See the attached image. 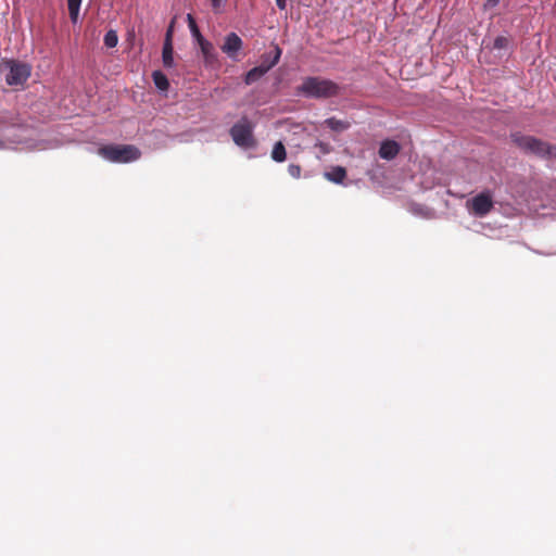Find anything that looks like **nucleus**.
Wrapping results in <instances>:
<instances>
[{"mask_svg": "<svg viewBox=\"0 0 556 556\" xmlns=\"http://www.w3.org/2000/svg\"><path fill=\"white\" fill-rule=\"evenodd\" d=\"M298 91L307 98L328 99L340 94V86L327 78L313 76L306 77Z\"/></svg>", "mask_w": 556, "mask_h": 556, "instance_id": "1", "label": "nucleus"}, {"mask_svg": "<svg viewBox=\"0 0 556 556\" xmlns=\"http://www.w3.org/2000/svg\"><path fill=\"white\" fill-rule=\"evenodd\" d=\"M511 140L525 153L533 154L543 160H556V146L547 141L520 132L513 134Z\"/></svg>", "mask_w": 556, "mask_h": 556, "instance_id": "2", "label": "nucleus"}, {"mask_svg": "<svg viewBox=\"0 0 556 556\" xmlns=\"http://www.w3.org/2000/svg\"><path fill=\"white\" fill-rule=\"evenodd\" d=\"M253 130V123L247 116H242L232 125L229 135L238 147L249 150L255 148L257 144Z\"/></svg>", "mask_w": 556, "mask_h": 556, "instance_id": "3", "label": "nucleus"}, {"mask_svg": "<svg viewBox=\"0 0 556 556\" xmlns=\"http://www.w3.org/2000/svg\"><path fill=\"white\" fill-rule=\"evenodd\" d=\"M98 153L113 163H128L140 156V151L129 144H108L99 148Z\"/></svg>", "mask_w": 556, "mask_h": 556, "instance_id": "4", "label": "nucleus"}, {"mask_svg": "<svg viewBox=\"0 0 556 556\" xmlns=\"http://www.w3.org/2000/svg\"><path fill=\"white\" fill-rule=\"evenodd\" d=\"M8 71L5 81L9 86H22L30 76V65L14 60L4 61L1 65Z\"/></svg>", "mask_w": 556, "mask_h": 556, "instance_id": "5", "label": "nucleus"}, {"mask_svg": "<svg viewBox=\"0 0 556 556\" xmlns=\"http://www.w3.org/2000/svg\"><path fill=\"white\" fill-rule=\"evenodd\" d=\"M493 207L494 201L490 190H484L466 202L467 211L477 217L486 216Z\"/></svg>", "mask_w": 556, "mask_h": 556, "instance_id": "6", "label": "nucleus"}, {"mask_svg": "<svg viewBox=\"0 0 556 556\" xmlns=\"http://www.w3.org/2000/svg\"><path fill=\"white\" fill-rule=\"evenodd\" d=\"M281 49L276 46L275 54L273 58L264 56V61L261 65L251 68L244 77V83L247 85H252L258 79H261L271 67H274L280 60Z\"/></svg>", "mask_w": 556, "mask_h": 556, "instance_id": "7", "label": "nucleus"}, {"mask_svg": "<svg viewBox=\"0 0 556 556\" xmlns=\"http://www.w3.org/2000/svg\"><path fill=\"white\" fill-rule=\"evenodd\" d=\"M242 48L243 41L236 33H229L226 35L224 42L220 46L223 53L232 61H239V54Z\"/></svg>", "mask_w": 556, "mask_h": 556, "instance_id": "8", "label": "nucleus"}, {"mask_svg": "<svg viewBox=\"0 0 556 556\" xmlns=\"http://www.w3.org/2000/svg\"><path fill=\"white\" fill-rule=\"evenodd\" d=\"M198 45L203 55L204 64L211 67L217 66L219 64V61L214 45L206 39L200 40Z\"/></svg>", "mask_w": 556, "mask_h": 556, "instance_id": "9", "label": "nucleus"}, {"mask_svg": "<svg viewBox=\"0 0 556 556\" xmlns=\"http://www.w3.org/2000/svg\"><path fill=\"white\" fill-rule=\"evenodd\" d=\"M401 146L394 140H384L379 148V156L383 160L391 161L400 153Z\"/></svg>", "mask_w": 556, "mask_h": 556, "instance_id": "10", "label": "nucleus"}, {"mask_svg": "<svg viewBox=\"0 0 556 556\" xmlns=\"http://www.w3.org/2000/svg\"><path fill=\"white\" fill-rule=\"evenodd\" d=\"M325 177L334 184H341L346 177V169L342 166H333L325 174Z\"/></svg>", "mask_w": 556, "mask_h": 556, "instance_id": "11", "label": "nucleus"}, {"mask_svg": "<svg viewBox=\"0 0 556 556\" xmlns=\"http://www.w3.org/2000/svg\"><path fill=\"white\" fill-rule=\"evenodd\" d=\"M174 50H173V43L168 40L164 41L163 45V51H162V61L163 65L165 67H173L174 66Z\"/></svg>", "mask_w": 556, "mask_h": 556, "instance_id": "12", "label": "nucleus"}, {"mask_svg": "<svg viewBox=\"0 0 556 556\" xmlns=\"http://www.w3.org/2000/svg\"><path fill=\"white\" fill-rule=\"evenodd\" d=\"M152 79L155 85V87L161 91H167L169 88V81L165 74H163L161 71H154L152 73Z\"/></svg>", "mask_w": 556, "mask_h": 556, "instance_id": "13", "label": "nucleus"}, {"mask_svg": "<svg viewBox=\"0 0 556 556\" xmlns=\"http://www.w3.org/2000/svg\"><path fill=\"white\" fill-rule=\"evenodd\" d=\"M324 123L328 128H330L333 131H343L350 127L349 122L338 119L336 117H329Z\"/></svg>", "mask_w": 556, "mask_h": 556, "instance_id": "14", "label": "nucleus"}, {"mask_svg": "<svg viewBox=\"0 0 556 556\" xmlns=\"http://www.w3.org/2000/svg\"><path fill=\"white\" fill-rule=\"evenodd\" d=\"M271 159L275 162L281 163L285 162L287 159V151L281 141H278L275 143L273 151H271Z\"/></svg>", "mask_w": 556, "mask_h": 556, "instance_id": "15", "label": "nucleus"}, {"mask_svg": "<svg viewBox=\"0 0 556 556\" xmlns=\"http://www.w3.org/2000/svg\"><path fill=\"white\" fill-rule=\"evenodd\" d=\"M83 0H67L68 13L72 23L76 24L78 21L79 9Z\"/></svg>", "mask_w": 556, "mask_h": 556, "instance_id": "16", "label": "nucleus"}, {"mask_svg": "<svg viewBox=\"0 0 556 556\" xmlns=\"http://www.w3.org/2000/svg\"><path fill=\"white\" fill-rule=\"evenodd\" d=\"M187 20H188V25H189L190 31H191L192 36L194 37V39L197 40V42H200V40H204L205 38L200 33L193 16L191 14H188Z\"/></svg>", "mask_w": 556, "mask_h": 556, "instance_id": "17", "label": "nucleus"}, {"mask_svg": "<svg viewBox=\"0 0 556 556\" xmlns=\"http://www.w3.org/2000/svg\"><path fill=\"white\" fill-rule=\"evenodd\" d=\"M104 45L108 47V48H114L117 46V42H118V37H117V34L115 30H109L105 35H104Z\"/></svg>", "mask_w": 556, "mask_h": 556, "instance_id": "18", "label": "nucleus"}, {"mask_svg": "<svg viewBox=\"0 0 556 556\" xmlns=\"http://www.w3.org/2000/svg\"><path fill=\"white\" fill-rule=\"evenodd\" d=\"M508 39L506 37L500 36L494 40L495 49H505L508 46Z\"/></svg>", "mask_w": 556, "mask_h": 556, "instance_id": "19", "label": "nucleus"}, {"mask_svg": "<svg viewBox=\"0 0 556 556\" xmlns=\"http://www.w3.org/2000/svg\"><path fill=\"white\" fill-rule=\"evenodd\" d=\"M301 167L299 165H295V164H290L288 166V173L290 174V176H292L293 178H300L301 176Z\"/></svg>", "mask_w": 556, "mask_h": 556, "instance_id": "20", "label": "nucleus"}, {"mask_svg": "<svg viewBox=\"0 0 556 556\" xmlns=\"http://www.w3.org/2000/svg\"><path fill=\"white\" fill-rule=\"evenodd\" d=\"M173 28H174V21L170 23V25L166 31V36H165V40L169 39V42H172Z\"/></svg>", "mask_w": 556, "mask_h": 556, "instance_id": "21", "label": "nucleus"}, {"mask_svg": "<svg viewBox=\"0 0 556 556\" xmlns=\"http://www.w3.org/2000/svg\"><path fill=\"white\" fill-rule=\"evenodd\" d=\"M501 0H486L485 7L486 8H494L500 3Z\"/></svg>", "mask_w": 556, "mask_h": 556, "instance_id": "22", "label": "nucleus"}, {"mask_svg": "<svg viewBox=\"0 0 556 556\" xmlns=\"http://www.w3.org/2000/svg\"><path fill=\"white\" fill-rule=\"evenodd\" d=\"M276 4L280 10H285L287 8V0H276Z\"/></svg>", "mask_w": 556, "mask_h": 556, "instance_id": "23", "label": "nucleus"}, {"mask_svg": "<svg viewBox=\"0 0 556 556\" xmlns=\"http://www.w3.org/2000/svg\"><path fill=\"white\" fill-rule=\"evenodd\" d=\"M214 8L220 4V0H211Z\"/></svg>", "mask_w": 556, "mask_h": 556, "instance_id": "24", "label": "nucleus"}]
</instances>
